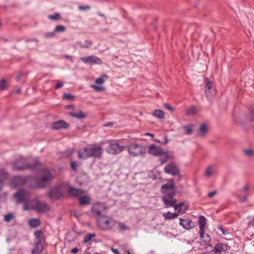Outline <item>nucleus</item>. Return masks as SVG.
<instances>
[{"label":"nucleus","instance_id":"1","mask_svg":"<svg viewBox=\"0 0 254 254\" xmlns=\"http://www.w3.org/2000/svg\"><path fill=\"white\" fill-rule=\"evenodd\" d=\"M103 153L101 145L94 143L88 147L80 149L77 153L78 158L81 160L87 159L89 158H100Z\"/></svg>","mask_w":254,"mask_h":254},{"label":"nucleus","instance_id":"2","mask_svg":"<svg viewBox=\"0 0 254 254\" xmlns=\"http://www.w3.org/2000/svg\"><path fill=\"white\" fill-rule=\"evenodd\" d=\"M23 210H32L37 213H44L49 210V207L45 202L40 201L37 197L32 199L28 205L23 206Z\"/></svg>","mask_w":254,"mask_h":254},{"label":"nucleus","instance_id":"3","mask_svg":"<svg viewBox=\"0 0 254 254\" xmlns=\"http://www.w3.org/2000/svg\"><path fill=\"white\" fill-rule=\"evenodd\" d=\"M34 161V164H29L25 158L20 157L12 163V169L15 171H22L27 169H34L39 164V162L37 158H35Z\"/></svg>","mask_w":254,"mask_h":254},{"label":"nucleus","instance_id":"4","mask_svg":"<svg viewBox=\"0 0 254 254\" xmlns=\"http://www.w3.org/2000/svg\"><path fill=\"white\" fill-rule=\"evenodd\" d=\"M98 228L103 231H110L117 225V221L108 216H101L96 220Z\"/></svg>","mask_w":254,"mask_h":254},{"label":"nucleus","instance_id":"5","mask_svg":"<svg viewBox=\"0 0 254 254\" xmlns=\"http://www.w3.org/2000/svg\"><path fill=\"white\" fill-rule=\"evenodd\" d=\"M42 176L37 178L34 187L36 188H44L54 178V176L50 170L43 168L41 170Z\"/></svg>","mask_w":254,"mask_h":254},{"label":"nucleus","instance_id":"6","mask_svg":"<svg viewBox=\"0 0 254 254\" xmlns=\"http://www.w3.org/2000/svg\"><path fill=\"white\" fill-rule=\"evenodd\" d=\"M16 204L23 203V206L28 205L31 199V194L28 190L25 189L19 190L13 195Z\"/></svg>","mask_w":254,"mask_h":254},{"label":"nucleus","instance_id":"7","mask_svg":"<svg viewBox=\"0 0 254 254\" xmlns=\"http://www.w3.org/2000/svg\"><path fill=\"white\" fill-rule=\"evenodd\" d=\"M127 148L128 154L133 157H144L146 153V148L139 144H130L127 147Z\"/></svg>","mask_w":254,"mask_h":254},{"label":"nucleus","instance_id":"8","mask_svg":"<svg viewBox=\"0 0 254 254\" xmlns=\"http://www.w3.org/2000/svg\"><path fill=\"white\" fill-rule=\"evenodd\" d=\"M66 191L65 183L61 184L54 188L48 192V195L52 199L57 200L60 199Z\"/></svg>","mask_w":254,"mask_h":254},{"label":"nucleus","instance_id":"9","mask_svg":"<svg viewBox=\"0 0 254 254\" xmlns=\"http://www.w3.org/2000/svg\"><path fill=\"white\" fill-rule=\"evenodd\" d=\"M175 193V190H172L169 193L164 194L162 200L166 207H172L176 203L177 200L174 197Z\"/></svg>","mask_w":254,"mask_h":254},{"label":"nucleus","instance_id":"10","mask_svg":"<svg viewBox=\"0 0 254 254\" xmlns=\"http://www.w3.org/2000/svg\"><path fill=\"white\" fill-rule=\"evenodd\" d=\"M126 147L121 145L117 143H111L106 148L107 152L112 155H116L122 152Z\"/></svg>","mask_w":254,"mask_h":254},{"label":"nucleus","instance_id":"11","mask_svg":"<svg viewBox=\"0 0 254 254\" xmlns=\"http://www.w3.org/2000/svg\"><path fill=\"white\" fill-rule=\"evenodd\" d=\"M105 209H106V206L104 203L97 202L92 205L91 211L94 215H96L99 217L101 216H103L101 213Z\"/></svg>","mask_w":254,"mask_h":254},{"label":"nucleus","instance_id":"12","mask_svg":"<svg viewBox=\"0 0 254 254\" xmlns=\"http://www.w3.org/2000/svg\"><path fill=\"white\" fill-rule=\"evenodd\" d=\"M80 60L86 64L89 65L101 64H102L101 60L94 56H90L87 57H81Z\"/></svg>","mask_w":254,"mask_h":254},{"label":"nucleus","instance_id":"13","mask_svg":"<svg viewBox=\"0 0 254 254\" xmlns=\"http://www.w3.org/2000/svg\"><path fill=\"white\" fill-rule=\"evenodd\" d=\"M164 171L166 173L171 174L173 176L177 175L180 173V170L176 164L171 162L168 164L164 168Z\"/></svg>","mask_w":254,"mask_h":254},{"label":"nucleus","instance_id":"14","mask_svg":"<svg viewBox=\"0 0 254 254\" xmlns=\"http://www.w3.org/2000/svg\"><path fill=\"white\" fill-rule=\"evenodd\" d=\"M148 152L151 155L159 156L162 155L163 151L160 147L154 144H151L148 146Z\"/></svg>","mask_w":254,"mask_h":254},{"label":"nucleus","instance_id":"15","mask_svg":"<svg viewBox=\"0 0 254 254\" xmlns=\"http://www.w3.org/2000/svg\"><path fill=\"white\" fill-rule=\"evenodd\" d=\"M65 187L66 188V191L68 190V193L70 195L74 197H78L81 196L83 194V190H82L70 187L68 184L66 183H65Z\"/></svg>","mask_w":254,"mask_h":254},{"label":"nucleus","instance_id":"16","mask_svg":"<svg viewBox=\"0 0 254 254\" xmlns=\"http://www.w3.org/2000/svg\"><path fill=\"white\" fill-rule=\"evenodd\" d=\"M179 224L186 230H190L194 226V222L188 219H180Z\"/></svg>","mask_w":254,"mask_h":254},{"label":"nucleus","instance_id":"17","mask_svg":"<svg viewBox=\"0 0 254 254\" xmlns=\"http://www.w3.org/2000/svg\"><path fill=\"white\" fill-rule=\"evenodd\" d=\"M160 158L159 160L161 162V164H163L167 162V161L173 157V153L172 152H169L168 151L164 152L162 153V155L160 156Z\"/></svg>","mask_w":254,"mask_h":254},{"label":"nucleus","instance_id":"18","mask_svg":"<svg viewBox=\"0 0 254 254\" xmlns=\"http://www.w3.org/2000/svg\"><path fill=\"white\" fill-rule=\"evenodd\" d=\"M52 127L54 129L66 128L68 127V124L63 121H60L54 123L52 125Z\"/></svg>","mask_w":254,"mask_h":254},{"label":"nucleus","instance_id":"19","mask_svg":"<svg viewBox=\"0 0 254 254\" xmlns=\"http://www.w3.org/2000/svg\"><path fill=\"white\" fill-rule=\"evenodd\" d=\"M173 207L177 211L176 213H179V215L185 213L187 210V207L184 203H180L179 204H176V203Z\"/></svg>","mask_w":254,"mask_h":254},{"label":"nucleus","instance_id":"20","mask_svg":"<svg viewBox=\"0 0 254 254\" xmlns=\"http://www.w3.org/2000/svg\"><path fill=\"white\" fill-rule=\"evenodd\" d=\"M206 224V218L203 216H200L198 218V225H199V232L201 233V234H203V231L204 227Z\"/></svg>","mask_w":254,"mask_h":254},{"label":"nucleus","instance_id":"21","mask_svg":"<svg viewBox=\"0 0 254 254\" xmlns=\"http://www.w3.org/2000/svg\"><path fill=\"white\" fill-rule=\"evenodd\" d=\"M162 192L163 194L169 193L172 190H175L174 186L173 184H165L163 185L162 187Z\"/></svg>","mask_w":254,"mask_h":254},{"label":"nucleus","instance_id":"22","mask_svg":"<svg viewBox=\"0 0 254 254\" xmlns=\"http://www.w3.org/2000/svg\"><path fill=\"white\" fill-rule=\"evenodd\" d=\"M8 176V174L3 169H0V191L3 186V180Z\"/></svg>","mask_w":254,"mask_h":254},{"label":"nucleus","instance_id":"23","mask_svg":"<svg viewBox=\"0 0 254 254\" xmlns=\"http://www.w3.org/2000/svg\"><path fill=\"white\" fill-rule=\"evenodd\" d=\"M79 204L80 205H84L86 204H89L90 203L91 197L89 196L85 195L80 196L79 199Z\"/></svg>","mask_w":254,"mask_h":254},{"label":"nucleus","instance_id":"24","mask_svg":"<svg viewBox=\"0 0 254 254\" xmlns=\"http://www.w3.org/2000/svg\"><path fill=\"white\" fill-rule=\"evenodd\" d=\"M162 215L166 220L173 219L177 218L179 216V213H172L169 211L166 213H163Z\"/></svg>","mask_w":254,"mask_h":254},{"label":"nucleus","instance_id":"25","mask_svg":"<svg viewBox=\"0 0 254 254\" xmlns=\"http://www.w3.org/2000/svg\"><path fill=\"white\" fill-rule=\"evenodd\" d=\"M200 234V237L201 239H202V241H200L201 245H204V244L207 243V242H209L210 240V237L209 235L205 233L204 231H203V234H201L200 232H199Z\"/></svg>","mask_w":254,"mask_h":254},{"label":"nucleus","instance_id":"26","mask_svg":"<svg viewBox=\"0 0 254 254\" xmlns=\"http://www.w3.org/2000/svg\"><path fill=\"white\" fill-rule=\"evenodd\" d=\"M35 236V242L38 244H41L43 238V234L41 230H36L34 233Z\"/></svg>","mask_w":254,"mask_h":254},{"label":"nucleus","instance_id":"27","mask_svg":"<svg viewBox=\"0 0 254 254\" xmlns=\"http://www.w3.org/2000/svg\"><path fill=\"white\" fill-rule=\"evenodd\" d=\"M43 250V245L42 244H38L35 242V245L32 251V254H38L40 253Z\"/></svg>","mask_w":254,"mask_h":254},{"label":"nucleus","instance_id":"28","mask_svg":"<svg viewBox=\"0 0 254 254\" xmlns=\"http://www.w3.org/2000/svg\"><path fill=\"white\" fill-rule=\"evenodd\" d=\"M208 130L206 125L204 124H202L199 128L198 135L201 137L204 136Z\"/></svg>","mask_w":254,"mask_h":254},{"label":"nucleus","instance_id":"29","mask_svg":"<svg viewBox=\"0 0 254 254\" xmlns=\"http://www.w3.org/2000/svg\"><path fill=\"white\" fill-rule=\"evenodd\" d=\"M224 245L221 244H217L213 248L212 251L214 254H219L222 251H224Z\"/></svg>","mask_w":254,"mask_h":254},{"label":"nucleus","instance_id":"30","mask_svg":"<svg viewBox=\"0 0 254 254\" xmlns=\"http://www.w3.org/2000/svg\"><path fill=\"white\" fill-rule=\"evenodd\" d=\"M70 115L72 117L79 119H83L86 116V114L81 111H79L78 113H70Z\"/></svg>","mask_w":254,"mask_h":254},{"label":"nucleus","instance_id":"31","mask_svg":"<svg viewBox=\"0 0 254 254\" xmlns=\"http://www.w3.org/2000/svg\"><path fill=\"white\" fill-rule=\"evenodd\" d=\"M40 221L38 219L31 218L28 221L29 225L32 227H36L40 225Z\"/></svg>","mask_w":254,"mask_h":254},{"label":"nucleus","instance_id":"32","mask_svg":"<svg viewBox=\"0 0 254 254\" xmlns=\"http://www.w3.org/2000/svg\"><path fill=\"white\" fill-rule=\"evenodd\" d=\"M154 117L158 118V119H161L164 117V112L161 110H155L152 113Z\"/></svg>","mask_w":254,"mask_h":254},{"label":"nucleus","instance_id":"33","mask_svg":"<svg viewBox=\"0 0 254 254\" xmlns=\"http://www.w3.org/2000/svg\"><path fill=\"white\" fill-rule=\"evenodd\" d=\"M21 182V178L19 176H16L14 177L11 183V186L13 188H15L19 185Z\"/></svg>","mask_w":254,"mask_h":254},{"label":"nucleus","instance_id":"34","mask_svg":"<svg viewBox=\"0 0 254 254\" xmlns=\"http://www.w3.org/2000/svg\"><path fill=\"white\" fill-rule=\"evenodd\" d=\"M214 171L215 170L213 166L208 167L205 172V176L207 178H210L213 175Z\"/></svg>","mask_w":254,"mask_h":254},{"label":"nucleus","instance_id":"35","mask_svg":"<svg viewBox=\"0 0 254 254\" xmlns=\"http://www.w3.org/2000/svg\"><path fill=\"white\" fill-rule=\"evenodd\" d=\"M96 236V234L95 233H89L87 234L84 237L83 243H88L92 238L95 237Z\"/></svg>","mask_w":254,"mask_h":254},{"label":"nucleus","instance_id":"36","mask_svg":"<svg viewBox=\"0 0 254 254\" xmlns=\"http://www.w3.org/2000/svg\"><path fill=\"white\" fill-rule=\"evenodd\" d=\"M117 224L118 225L119 227L122 231H128L129 230V227L127 226L125 223L119 222L117 221Z\"/></svg>","mask_w":254,"mask_h":254},{"label":"nucleus","instance_id":"37","mask_svg":"<svg viewBox=\"0 0 254 254\" xmlns=\"http://www.w3.org/2000/svg\"><path fill=\"white\" fill-rule=\"evenodd\" d=\"M196 113V109L194 107H191L186 111V114L188 116L194 115Z\"/></svg>","mask_w":254,"mask_h":254},{"label":"nucleus","instance_id":"38","mask_svg":"<svg viewBox=\"0 0 254 254\" xmlns=\"http://www.w3.org/2000/svg\"><path fill=\"white\" fill-rule=\"evenodd\" d=\"M66 29V28L64 26L59 25L55 27V32L57 33H62L64 32Z\"/></svg>","mask_w":254,"mask_h":254},{"label":"nucleus","instance_id":"39","mask_svg":"<svg viewBox=\"0 0 254 254\" xmlns=\"http://www.w3.org/2000/svg\"><path fill=\"white\" fill-rule=\"evenodd\" d=\"M212 87V83L210 81H207L206 83L205 86V90L206 92V94L207 95L208 93V91Z\"/></svg>","mask_w":254,"mask_h":254},{"label":"nucleus","instance_id":"40","mask_svg":"<svg viewBox=\"0 0 254 254\" xmlns=\"http://www.w3.org/2000/svg\"><path fill=\"white\" fill-rule=\"evenodd\" d=\"M14 218L13 215L11 213H8L4 216V220L6 222H10Z\"/></svg>","mask_w":254,"mask_h":254},{"label":"nucleus","instance_id":"41","mask_svg":"<svg viewBox=\"0 0 254 254\" xmlns=\"http://www.w3.org/2000/svg\"><path fill=\"white\" fill-rule=\"evenodd\" d=\"M186 129V133L190 135L193 132V129L190 126H186L183 127Z\"/></svg>","mask_w":254,"mask_h":254},{"label":"nucleus","instance_id":"42","mask_svg":"<svg viewBox=\"0 0 254 254\" xmlns=\"http://www.w3.org/2000/svg\"><path fill=\"white\" fill-rule=\"evenodd\" d=\"M64 99L66 100H72L74 98V96L71 94L65 93L63 95Z\"/></svg>","mask_w":254,"mask_h":254},{"label":"nucleus","instance_id":"43","mask_svg":"<svg viewBox=\"0 0 254 254\" xmlns=\"http://www.w3.org/2000/svg\"><path fill=\"white\" fill-rule=\"evenodd\" d=\"M60 17V14L58 13H55L52 15H49L48 18L52 20H56Z\"/></svg>","mask_w":254,"mask_h":254},{"label":"nucleus","instance_id":"44","mask_svg":"<svg viewBox=\"0 0 254 254\" xmlns=\"http://www.w3.org/2000/svg\"><path fill=\"white\" fill-rule=\"evenodd\" d=\"M6 87V83L4 79L0 81V90H3Z\"/></svg>","mask_w":254,"mask_h":254},{"label":"nucleus","instance_id":"45","mask_svg":"<svg viewBox=\"0 0 254 254\" xmlns=\"http://www.w3.org/2000/svg\"><path fill=\"white\" fill-rule=\"evenodd\" d=\"M244 153L248 157H252L254 155V151L252 149L245 150Z\"/></svg>","mask_w":254,"mask_h":254},{"label":"nucleus","instance_id":"46","mask_svg":"<svg viewBox=\"0 0 254 254\" xmlns=\"http://www.w3.org/2000/svg\"><path fill=\"white\" fill-rule=\"evenodd\" d=\"M91 87L98 91H101L104 90V87L103 86H98L96 85H92Z\"/></svg>","mask_w":254,"mask_h":254},{"label":"nucleus","instance_id":"47","mask_svg":"<svg viewBox=\"0 0 254 254\" xmlns=\"http://www.w3.org/2000/svg\"><path fill=\"white\" fill-rule=\"evenodd\" d=\"M55 31L54 32H47L45 33L44 35V37L45 38H52L55 36Z\"/></svg>","mask_w":254,"mask_h":254},{"label":"nucleus","instance_id":"48","mask_svg":"<svg viewBox=\"0 0 254 254\" xmlns=\"http://www.w3.org/2000/svg\"><path fill=\"white\" fill-rule=\"evenodd\" d=\"M218 229L220 230L224 235H227L230 234L228 230L223 229L221 226L218 227Z\"/></svg>","mask_w":254,"mask_h":254},{"label":"nucleus","instance_id":"49","mask_svg":"<svg viewBox=\"0 0 254 254\" xmlns=\"http://www.w3.org/2000/svg\"><path fill=\"white\" fill-rule=\"evenodd\" d=\"M164 107L170 111H175V108L172 106H171L169 104H164Z\"/></svg>","mask_w":254,"mask_h":254},{"label":"nucleus","instance_id":"50","mask_svg":"<svg viewBox=\"0 0 254 254\" xmlns=\"http://www.w3.org/2000/svg\"><path fill=\"white\" fill-rule=\"evenodd\" d=\"M105 80L102 77H98L96 80V83L97 84H103Z\"/></svg>","mask_w":254,"mask_h":254},{"label":"nucleus","instance_id":"51","mask_svg":"<svg viewBox=\"0 0 254 254\" xmlns=\"http://www.w3.org/2000/svg\"><path fill=\"white\" fill-rule=\"evenodd\" d=\"M76 45L81 48H89V46H86L82 44L81 42H77L76 43Z\"/></svg>","mask_w":254,"mask_h":254},{"label":"nucleus","instance_id":"52","mask_svg":"<svg viewBox=\"0 0 254 254\" xmlns=\"http://www.w3.org/2000/svg\"><path fill=\"white\" fill-rule=\"evenodd\" d=\"M250 190V186L248 184H245L241 191L246 192Z\"/></svg>","mask_w":254,"mask_h":254},{"label":"nucleus","instance_id":"53","mask_svg":"<svg viewBox=\"0 0 254 254\" xmlns=\"http://www.w3.org/2000/svg\"><path fill=\"white\" fill-rule=\"evenodd\" d=\"M71 167L73 170H75L77 169L78 165L76 162L72 161L71 162Z\"/></svg>","mask_w":254,"mask_h":254},{"label":"nucleus","instance_id":"54","mask_svg":"<svg viewBox=\"0 0 254 254\" xmlns=\"http://www.w3.org/2000/svg\"><path fill=\"white\" fill-rule=\"evenodd\" d=\"M90 7L87 5L86 6H79V9L81 10H86L87 9H90Z\"/></svg>","mask_w":254,"mask_h":254},{"label":"nucleus","instance_id":"55","mask_svg":"<svg viewBox=\"0 0 254 254\" xmlns=\"http://www.w3.org/2000/svg\"><path fill=\"white\" fill-rule=\"evenodd\" d=\"M217 191L214 190L213 191L210 192L208 193L207 196L209 198L213 197L214 195L217 194Z\"/></svg>","mask_w":254,"mask_h":254},{"label":"nucleus","instance_id":"56","mask_svg":"<svg viewBox=\"0 0 254 254\" xmlns=\"http://www.w3.org/2000/svg\"><path fill=\"white\" fill-rule=\"evenodd\" d=\"M250 119L252 121L254 120V109L252 110L250 112Z\"/></svg>","mask_w":254,"mask_h":254},{"label":"nucleus","instance_id":"57","mask_svg":"<svg viewBox=\"0 0 254 254\" xmlns=\"http://www.w3.org/2000/svg\"><path fill=\"white\" fill-rule=\"evenodd\" d=\"M63 85H64L63 83L58 81L55 86V88L57 89L63 87Z\"/></svg>","mask_w":254,"mask_h":254},{"label":"nucleus","instance_id":"58","mask_svg":"<svg viewBox=\"0 0 254 254\" xmlns=\"http://www.w3.org/2000/svg\"><path fill=\"white\" fill-rule=\"evenodd\" d=\"M65 58L68 60H69L71 63L73 62L72 57L69 55H65L64 56Z\"/></svg>","mask_w":254,"mask_h":254},{"label":"nucleus","instance_id":"59","mask_svg":"<svg viewBox=\"0 0 254 254\" xmlns=\"http://www.w3.org/2000/svg\"><path fill=\"white\" fill-rule=\"evenodd\" d=\"M249 225L250 226H252V227H254V216L253 218L252 219V220L251 221H250V222L249 223Z\"/></svg>","mask_w":254,"mask_h":254},{"label":"nucleus","instance_id":"60","mask_svg":"<svg viewBox=\"0 0 254 254\" xmlns=\"http://www.w3.org/2000/svg\"><path fill=\"white\" fill-rule=\"evenodd\" d=\"M240 199V200L242 202H245L247 200V196H245L244 197H240L239 198Z\"/></svg>","mask_w":254,"mask_h":254},{"label":"nucleus","instance_id":"61","mask_svg":"<svg viewBox=\"0 0 254 254\" xmlns=\"http://www.w3.org/2000/svg\"><path fill=\"white\" fill-rule=\"evenodd\" d=\"M111 250L115 254H119V252L118 249L111 248Z\"/></svg>","mask_w":254,"mask_h":254},{"label":"nucleus","instance_id":"62","mask_svg":"<svg viewBox=\"0 0 254 254\" xmlns=\"http://www.w3.org/2000/svg\"><path fill=\"white\" fill-rule=\"evenodd\" d=\"M78 251L79 250L77 248H74L71 250V252L73 254H75L77 253L78 252Z\"/></svg>","mask_w":254,"mask_h":254},{"label":"nucleus","instance_id":"63","mask_svg":"<svg viewBox=\"0 0 254 254\" xmlns=\"http://www.w3.org/2000/svg\"><path fill=\"white\" fill-rule=\"evenodd\" d=\"M201 254H214L213 251H207L202 253Z\"/></svg>","mask_w":254,"mask_h":254},{"label":"nucleus","instance_id":"64","mask_svg":"<svg viewBox=\"0 0 254 254\" xmlns=\"http://www.w3.org/2000/svg\"><path fill=\"white\" fill-rule=\"evenodd\" d=\"M74 215L76 217H78L80 215L78 214V212L77 211H74Z\"/></svg>","mask_w":254,"mask_h":254}]
</instances>
